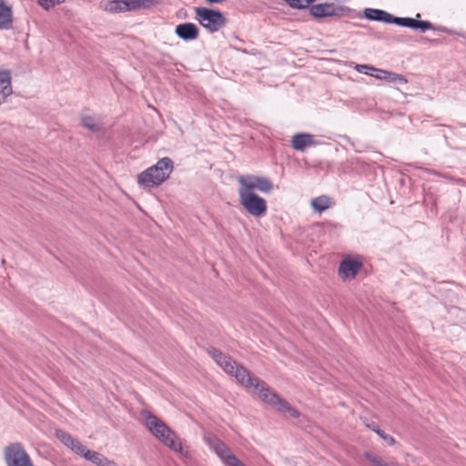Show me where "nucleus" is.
Returning a JSON list of instances; mask_svg holds the SVG:
<instances>
[{
  "instance_id": "obj_4",
  "label": "nucleus",
  "mask_w": 466,
  "mask_h": 466,
  "mask_svg": "<svg viewBox=\"0 0 466 466\" xmlns=\"http://www.w3.org/2000/svg\"><path fill=\"white\" fill-rule=\"evenodd\" d=\"M173 170V161L163 157L137 177V184L144 188L157 187L166 181Z\"/></svg>"
},
{
  "instance_id": "obj_7",
  "label": "nucleus",
  "mask_w": 466,
  "mask_h": 466,
  "mask_svg": "<svg viewBox=\"0 0 466 466\" xmlns=\"http://www.w3.org/2000/svg\"><path fill=\"white\" fill-rule=\"evenodd\" d=\"M204 441L225 466H246L233 454L231 450L215 435L209 433L206 434Z\"/></svg>"
},
{
  "instance_id": "obj_5",
  "label": "nucleus",
  "mask_w": 466,
  "mask_h": 466,
  "mask_svg": "<svg viewBox=\"0 0 466 466\" xmlns=\"http://www.w3.org/2000/svg\"><path fill=\"white\" fill-rule=\"evenodd\" d=\"M365 18L372 21H380L386 24H395L398 26L410 27L413 29H430L431 25L427 21H418L413 18L394 17L388 12L380 9L366 8Z\"/></svg>"
},
{
  "instance_id": "obj_15",
  "label": "nucleus",
  "mask_w": 466,
  "mask_h": 466,
  "mask_svg": "<svg viewBox=\"0 0 466 466\" xmlns=\"http://www.w3.org/2000/svg\"><path fill=\"white\" fill-rule=\"evenodd\" d=\"M310 14L315 17H325L335 15V6L330 4H319L311 6Z\"/></svg>"
},
{
  "instance_id": "obj_25",
  "label": "nucleus",
  "mask_w": 466,
  "mask_h": 466,
  "mask_svg": "<svg viewBox=\"0 0 466 466\" xmlns=\"http://www.w3.org/2000/svg\"><path fill=\"white\" fill-rule=\"evenodd\" d=\"M355 69L359 73L370 75L374 70V67L368 65H356Z\"/></svg>"
},
{
  "instance_id": "obj_9",
  "label": "nucleus",
  "mask_w": 466,
  "mask_h": 466,
  "mask_svg": "<svg viewBox=\"0 0 466 466\" xmlns=\"http://www.w3.org/2000/svg\"><path fill=\"white\" fill-rule=\"evenodd\" d=\"M197 15L200 25L205 28L218 29L226 25V18L218 11L198 8Z\"/></svg>"
},
{
  "instance_id": "obj_18",
  "label": "nucleus",
  "mask_w": 466,
  "mask_h": 466,
  "mask_svg": "<svg viewBox=\"0 0 466 466\" xmlns=\"http://www.w3.org/2000/svg\"><path fill=\"white\" fill-rule=\"evenodd\" d=\"M365 458L370 462L372 466H399L395 462L388 463L384 461L380 456L370 451L365 452Z\"/></svg>"
},
{
  "instance_id": "obj_3",
  "label": "nucleus",
  "mask_w": 466,
  "mask_h": 466,
  "mask_svg": "<svg viewBox=\"0 0 466 466\" xmlns=\"http://www.w3.org/2000/svg\"><path fill=\"white\" fill-rule=\"evenodd\" d=\"M142 416L145 426L154 437L181 456H187L188 451L184 448L180 439L163 420L148 411L142 412Z\"/></svg>"
},
{
  "instance_id": "obj_1",
  "label": "nucleus",
  "mask_w": 466,
  "mask_h": 466,
  "mask_svg": "<svg viewBox=\"0 0 466 466\" xmlns=\"http://www.w3.org/2000/svg\"><path fill=\"white\" fill-rule=\"evenodd\" d=\"M208 354L226 373L234 376L240 385L249 391H256L262 401L281 413H288L292 418L299 416L298 410L268 388L258 378L252 376L244 367L238 365L230 357L216 349H210Z\"/></svg>"
},
{
  "instance_id": "obj_16",
  "label": "nucleus",
  "mask_w": 466,
  "mask_h": 466,
  "mask_svg": "<svg viewBox=\"0 0 466 466\" xmlns=\"http://www.w3.org/2000/svg\"><path fill=\"white\" fill-rule=\"evenodd\" d=\"M330 205V198L327 196H320L311 200V207L318 212H322L328 209Z\"/></svg>"
},
{
  "instance_id": "obj_2",
  "label": "nucleus",
  "mask_w": 466,
  "mask_h": 466,
  "mask_svg": "<svg viewBox=\"0 0 466 466\" xmlns=\"http://www.w3.org/2000/svg\"><path fill=\"white\" fill-rule=\"evenodd\" d=\"M238 182L239 184V202L242 207L253 217L264 216L268 208L267 201L257 195L254 190L269 193L273 189L272 182L267 177L253 175L240 176Z\"/></svg>"
},
{
  "instance_id": "obj_6",
  "label": "nucleus",
  "mask_w": 466,
  "mask_h": 466,
  "mask_svg": "<svg viewBox=\"0 0 466 466\" xmlns=\"http://www.w3.org/2000/svg\"><path fill=\"white\" fill-rule=\"evenodd\" d=\"M56 436L65 446L76 454L84 457L86 461H91L96 466H103V464L106 463L107 458L97 451L88 450L78 440L73 438L70 434L58 430L56 432Z\"/></svg>"
},
{
  "instance_id": "obj_21",
  "label": "nucleus",
  "mask_w": 466,
  "mask_h": 466,
  "mask_svg": "<svg viewBox=\"0 0 466 466\" xmlns=\"http://www.w3.org/2000/svg\"><path fill=\"white\" fill-rule=\"evenodd\" d=\"M37 4L46 10H48L59 4L65 2V0H36Z\"/></svg>"
},
{
  "instance_id": "obj_27",
  "label": "nucleus",
  "mask_w": 466,
  "mask_h": 466,
  "mask_svg": "<svg viewBox=\"0 0 466 466\" xmlns=\"http://www.w3.org/2000/svg\"><path fill=\"white\" fill-rule=\"evenodd\" d=\"M103 466H116V463L113 461L106 460V463L103 464Z\"/></svg>"
},
{
  "instance_id": "obj_13",
  "label": "nucleus",
  "mask_w": 466,
  "mask_h": 466,
  "mask_svg": "<svg viewBox=\"0 0 466 466\" xmlns=\"http://www.w3.org/2000/svg\"><path fill=\"white\" fill-rule=\"evenodd\" d=\"M291 145L294 149L303 151L309 147L317 145L314 136L308 133H299L292 137Z\"/></svg>"
},
{
  "instance_id": "obj_19",
  "label": "nucleus",
  "mask_w": 466,
  "mask_h": 466,
  "mask_svg": "<svg viewBox=\"0 0 466 466\" xmlns=\"http://www.w3.org/2000/svg\"><path fill=\"white\" fill-rule=\"evenodd\" d=\"M386 81H388L390 83L403 84V85L408 83V80L404 76H402L400 74L394 73V72H390V71L388 72Z\"/></svg>"
},
{
  "instance_id": "obj_28",
  "label": "nucleus",
  "mask_w": 466,
  "mask_h": 466,
  "mask_svg": "<svg viewBox=\"0 0 466 466\" xmlns=\"http://www.w3.org/2000/svg\"><path fill=\"white\" fill-rule=\"evenodd\" d=\"M431 42L433 44H439L441 41L439 39H433Z\"/></svg>"
},
{
  "instance_id": "obj_17",
  "label": "nucleus",
  "mask_w": 466,
  "mask_h": 466,
  "mask_svg": "<svg viewBox=\"0 0 466 466\" xmlns=\"http://www.w3.org/2000/svg\"><path fill=\"white\" fill-rule=\"evenodd\" d=\"M82 125L91 131H98L101 124L98 119L94 116H83L81 117Z\"/></svg>"
},
{
  "instance_id": "obj_11",
  "label": "nucleus",
  "mask_w": 466,
  "mask_h": 466,
  "mask_svg": "<svg viewBox=\"0 0 466 466\" xmlns=\"http://www.w3.org/2000/svg\"><path fill=\"white\" fill-rule=\"evenodd\" d=\"M12 94L13 86L11 71L0 68V105L5 103Z\"/></svg>"
},
{
  "instance_id": "obj_23",
  "label": "nucleus",
  "mask_w": 466,
  "mask_h": 466,
  "mask_svg": "<svg viewBox=\"0 0 466 466\" xmlns=\"http://www.w3.org/2000/svg\"><path fill=\"white\" fill-rule=\"evenodd\" d=\"M372 430L380 435L389 445H393L395 443V440L393 437L386 434L384 431H380L378 427H373Z\"/></svg>"
},
{
  "instance_id": "obj_12",
  "label": "nucleus",
  "mask_w": 466,
  "mask_h": 466,
  "mask_svg": "<svg viewBox=\"0 0 466 466\" xmlns=\"http://www.w3.org/2000/svg\"><path fill=\"white\" fill-rule=\"evenodd\" d=\"M360 268L361 264L359 261L347 258L340 263L339 273V276L345 280L352 279L356 277Z\"/></svg>"
},
{
  "instance_id": "obj_24",
  "label": "nucleus",
  "mask_w": 466,
  "mask_h": 466,
  "mask_svg": "<svg viewBox=\"0 0 466 466\" xmlns=\"http://www.w3.org/2000/svg\"><path fill=\"white\" fill-rule=\"evenodd\" d=\"M372 72H375V74L370 73V76H374L377 79L386 80V77H387V75H388L389 71L374 67V70H372Z\"/></svg>"
},
{
  "instance_id": "obj_8",
  "label": "nucleus",
  "mask_w": 466,
  "mask_h": 466,
  "mask_svg": "<svg viewBox=\"0 0 466 466\" xmlns=\"http://www.w3.org/2000/svg\"><path fill=\"white\" fill-rule=\"evenodd\" d=\"M156 3L154 0H114L107 2L105 9L111 13H119L140 8H150Z\"/></svg>"
},
{
  "instance_id": "obj_10",
  "label": "nucleus",
  "mask_w": 466,
  "mask_h": 466,
  "mask_svg": "<svg viewBox=\"0 0 466 466\" xmlns=\"http://www.w3.org/2000/svg\"><path fill=\"white\" fill-rule=\"evenodd\" d=\"M5 458L8 466H34L28 454L18 443L5 448Z\"/></svg>"
},
{
  "instance_id": "obj_14",
  "label": "nucleus",
  "mask_w": 466,
  "mask_h": 466,
  "mask_svg": "<svg viewBox=\"0 0 466 466\" xmlns=\"http://www.w3.org/2000/svg\"><path fill=\"white\" fill-rule=\"evenodd\" d=\"M13 24V12L10 5L0 0V29H8Z\"/></svg>"
},
{
  "instance_id": "obj_26",
  "label": "nucleus",
  "mask_w": 466,
  "mask_h": 466,
  "mask_svg": "<svg viewBox=\"0 0 466 466\" xmlns=\"http://www.w3.org/2000/svg\"><path fill=\"white\" fill-rule=\"evenodd\" d=\"M176 29H197L196 25L190 23L180 24L176 26Z\"/></svg>"
},
{
  "instance_id": "obj_20",
  "label": "nucleus",
  "mask_w": 466,
  "mask_h": 466,
  "mask_svg": "<svg viewBox=\"0 0 466 466\" xmlns=\"http://www.w3.org/2000/svg\"><path fill=\"white\" fill-rule=\"evenodd\" d=\"M290 7L302 9L308 7L313 0H284Z\"/></svg>"
},
{
  "instance_id": "obj_22",
  "label": "nucleus",
  "mask_w": 466,
  "mask_h": 466,
  "mask_svg": "<svg viewBox=\"0 0 466 466\" xmlns=\"http://www.w3.org/2000/svg\"><path fill=\"white\" fill-rule=\"evenodd\" d=\"M176 34L184 40H193L198 37V31H176Z\"/></svg>"
}]
</instances>
